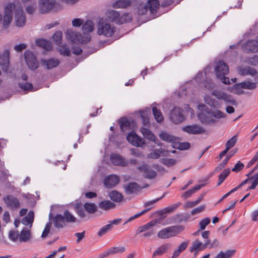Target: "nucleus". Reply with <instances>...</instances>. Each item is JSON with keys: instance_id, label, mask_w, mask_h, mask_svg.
Segmentation results:
<instances>
[{"instance_id": "nucleus-45", "label": "nucleus", "mask_w": 258, "mask_h": 258, "mask_svg": "<svg viewBox=\"0 0 258 258\" xmlns=\"http://www.w3.org/2000/svg\"><path fill=\"white\" fill-rule=\"evenodd\" d=\"M84 209L89 213L93 214L95 213L97 210V206L94 203H86L84 205Z\"/></svg>"}, {"instance_id": "nucleus-1", "label": "nucleus", "mask_w": 258, "mask_h": 258, "mask_svg": "<svg viewBox=\"0 0 258 258\" xmlns=\"http://www.w3.org/2000/svg\"><path fill=\"white\" fill-rule=\"evenodd\" d=\"M198 109L201 111L198 114V118L203 123L214 124L216 122L214 117L220 119L226 116V114L220 110L215 109L212 111L205 104L199 105Z\"/></svg>"}, {"instance_id": "nucleus-34", "label": "nucleus", "mask_w": 258, "mask_h": 258, "mask_svg": "<svg viewBox=\"0 0 258 258\" xmlns=\"http://www.w3.org/2000/svg\"><path fill=\"white\" fill-rule=\"evenodd\" d=\"M159 137L163 141L172 143V146L176 141V139L177 138L175 137L164 132H162L159 134Z\"/></svg>"}, {"instance_id": "nucleus-41", "label": "nucleus", "mask_w": 258, "mask_h": 258, "mask_svg": "<svg viewBox=\"0 0 258 258\" xmlns=\"http://www.w3.org/2000/svg\"><path fill=\"white\" fill-rule=\"evenodd\" d=\"M131 21L132 16L130 14H123L121 16L119 15V17L116 21V24H121L124 23L130 22Z\"/></svg>"}, {"instance_id": "nucleus-15", "label": "nucleus", "mask_w": 258, "mask_h": 258, "mask_svg": "<svg viewBox=\"0 0 258 258\" xmlns=\"http://www.w3.org/2000/svg\"><path fill=\"white\" fill-rule=\"evenodd\" d=\"M4 201L7 207L11 209H17L20 207L19 200L12 195H8L4 198Z\"/></svg>"}, {"instance_id": "nucleus-13", "label": "nucleus", "mask_w": 258, "mask_h": 258, "mask_svg": "<svg viewBox=\"0 0 258 258\" xmlns=\"http://www.w3.org/2000/svg\"><path fill=\"white\" fill-rule=\"evenodd\" d=\"M258 82H250L249 81H245L240 84H235L233 88L232 92L235 93H240L239 89L241 88L252 90L256 88V84Z\"/></svg>"}, {"instance_id": "nucleus-37", "label": "nucleus", "mask_w": 258, "mask_h": 258, "mask_svg": "<svg viewBox=\"0 0 258 258\" xmlns=\"http://www.w3.org/2000/svg\"><path fill=\"white\" fill-rule=\"evenodd\" d=\"M172 147L174 148L183 150L188 149L190 147V144L188 142L181 143L179 142V139L178 138H176V141Z\"/></svg>"}, {"instance_id": "nucleus-48", "label": "nucleus", "mask_w": 258, "mask_h": 258, "mask_svg": "<svg viewBox=\"0 0 258 258\" xmlns=\"http://www.w3.org/2000/svg\"><path fill=\"white\" fill-rule=\"evenodd\" d=\"M120 127L122 132L128 130L130 127V122L126 118H121L119 120Z\"/></svg>"}, {"instance_id": "nucleus-57", "label": "nucleus", "mask_w": 258, "mask_h": 258, "mask_svg": "<svg viewBox=\"0 0 258 258\" xmlns=\"http://www.w3.org/2000/svg\"><path fill=\"white\" fill-rule=\"evenodd\" d=\"M210 222V219L209 218H206L202 220L200 222V229L204 230Z\"/></svg>"}, {"instance_id": "nucleus-12", "label": "nucleus", "mask_w": 258, "mask_h": 258, "mask_svg": "<svg viewBox=\"0 0 258 258\" xmlns=\"http://www.w3.org/2000/svg\"><path fill=\"white\" fill-rule=\"evenodd\" d=\"M138 169L142 172L143 176L147 179H153L157 175L156 171L147 164H143L139 166Z\"/></svg>"}, {"instance_id": "nucleus-25", "label": "nucleus", "mask_w": 258, "mask_h": 258, "mask_svg": "<svg viewBox=\"0 0 258 258\" xmlns=\"http://www.w3.org/2000/svg\"><path fill=\"white\" fill-rule=\"evenodd\" d=\"M157 222V219L153 220L148 223L140 226L137 231V234L152 230L151 229L156 225Z\"/></svg>"}, {"instance_id": "nucleus-5", "label": "nucleus", "mask_w": 258, "mask_h": 258, "mask_svg": "<svg viewBox=\"0 0 258 258\" xmlns=\"http://www.w3.org/2000/svg\"><path fill=\"white\" fill-rule=\"evenodd\" d=\"M116 32V28L107 20L101 19L97 26V34L105 37H111Z\"/></svg>"}, {"instance_id": "nucleus-24", "label": "nucleus", "mask_w": 258, "mask_h": 258, "mask_svg": "<svg viewBox=\"0 0 258 258\" xmlns=\"http://www.w3.org/2000/svg\"><path fill=\"white\" fill-rule=\"evenodd\" d=\"M32 239L31 230L27 228H24L19 234V241L21 242H26Z\"/></svg>"}, {"instance_id": "nucleus-36", "label": "nucleus", "mask_w": 258, "mask_h": 258, "mask_svg": "<svg viewBox=\"0 0 258 258\" xmlns=\"http://www.w3.org/2000/svg\"><path fill=\"white\" fill-rule=\"evenodd\" d=\"M169 246L170 245L168 243H166L161 245L153 252V256H155L157 255H162L168 250V249L169 248Z\"/></svg>"}, {"instance_id": "nucleus-18", "label": "nucleus", "mask_w": 258, "mask_h": 258, "mask_svg": "<svg viewBox=\"0 0 258 258\" xmlns=\"http://www.w3.org/2000/svg\"><path fill=\"white\" fill-rule=\"evenodd\" d=\"M110 160L112 163L116 166H128V162L121 155L114 153L110 156Z\"/></svg>"}, {"instance_id": "nucleus-30", "label": "nucleus", "mask_w": 258, "mask_h": 258, "mask_svg": "<svg viewBox=\"0 0 258 258\" xmlns=\"http://www.w3.org/2000/svg\"><path fill=\"white\" fill-rule=\"evenodd\" d=\"M34 212L29 211L28 215L22 219V223L26 226H29V229H30L34 221Z\"/></svg>"}, {"instance_id": "nucleus-55", "label": "nucleus", "mask_w": 258, "mask_h": 258, "mask_svg": "<svg viewBox=\"0 0 258 258\" xmlns=\"http://www.w3.org/2000/svg\"><path fill=\"white\" fill-rule=\"evenodd\" d=\"M111 254L117 253H122L125 251V247L124 246L114 247L110 248Z\"/></svg>"}, {"instance_id": "nucleus-64", "label": "nucleus", "mask_w": 258, "mask_h": 258, "mask_svg": "<svg viewBox=\"0 0 258 258\" xmlns=\"http://www.w3.org/2000/svg\"><path fill=\"white\" fill-rule=\"evenodd\" d=\"M143 233H144L143 234V235H142L143 237L149 238L152 236H153V235L155 234V230H149L148 231H146V232H145Z\"/></svg>"}, {"instance_id": "nucleus-11", "label": "nucleus", "mask_w": 258, "mask_h": 258, "mask_svg": "<svg viewBox=\"0 0 258 258\" xmlns=\"http://www.w3.org/2000/svg\"><path fill=\"white\" fill-rule=\"evenodd\" d=\"M170 119L174 124H178L184 120L182 110L179 107H174L170 114Z\"/></svg>"}, {"instance_id": "nucleus-8", "label": "nucleus", "mask_w": 258, "mask_h": 258, "mask_svg": "<svg viewBox=\"0 0 258 258\" xmlns=\"http://www.w3.org/2000/svg\"><path fill=\"white\" fill-rule=\"evenodd\" d=\"M25 61L28 67L31 70H35L39 67V63L33 52L26 50L24 53Z\"/></svg>"}, {"instance_id": "nucleus-33", "label": "nucleus", "mask_w": 258, "mask_h": 258, "mask_svg": "<svg viewBox=\"0 0 258 258\" xmlns=\"http://www.w3.org/2000/svg\"><path fill=\"white\" fill-rule=\"evenodd\" d=\"M245 48L249 51L257 52L258 51V40L248 41L245 44Z\"/></svg>"}, {"instance_id": "nucleus-6", "label": "nucleus", "mask_w": 258, "mask_h": 258, "mask_svg": "<svg viewBox=\"0 0 258 258\" xmlns=\"http://www.w3.org/2000/svg\"><path fill=\"white\" fill-rule=\"evenodd\" d=\"M215 72L217 78L220 79L222 83L225 84H230L229 78L225 77L229 73V68L224 62L220 61L217 62L215 67Z\"/></svg>"}, {"instance_id": "nucleus-43", "label": "nucleus", "mask_w": 258, "mask_h": 258, "mask_svg": "<svg viewBox=\"0 0 258 258\" xmlns=\"http://www.w3.org/2000/svg\"><path fill=\"white\" fill-rule=\"evenodd\" d=\"M57 50L62 55L69 56L71 54V51L69 47L67 46L66 45H61L58 46Z\"/></svg>"}, {"instance_id": "nucleus-29", "label": "nucleus", "mask_w": 258, "mask_h": 258, "mask_svg": "<svg viewBox=\"0 0 258 258\" xmlns=\"http://www.w3.org/2000/svg\"><path fill=\"white\" fill-rule=\"evenodd\" d=\"M110 199L114 202L120 203L124 200L122 195L117 190H112L108 194Z\"/></svg>"}, {"instance_id": "nucleus-17", "label": "nucleus", "mask_w": 258, "mask_h": 258, "mask_svg": "<svg viewBox=\"0 0 258 258\" xmlns=\"http://www.w3.org/2000/svg\"><path fill=\"white\" fill-rule=\"evenodd\" d=\"M55 4V0H40V11L42 13H47L53 8Z\"/></svg>"}, {"instance_id": "nucleus-26", "label": "nucleus", "mask_w": 258, "mask_h": 258, "mask_svg": "<svg viewBox=\"0 0 258 258\" xmlns=\"http://www.w3.org/2000/svg\"><path fill=\"white\" fill-rule=\"evenodd\" d=\"M248 173L246 176L248 177L245 180H247V182L250 181L251 184L246 189V190L254 189L258 184V172L252 175V173L248 176Z\"/></svg>"}, {"instance_id": "nucleus-14", "label": "nucleus", "mask_w": 258, "mask_h": 258, "mask_svg": "<svg viewBox=\"0 0 258 258\" xmlns=\"http://www.w3.org/2000/svg\"><path fill=\"white\" fill-rule=\"evenodd\" d=\"M129 143L136 147H141L145 144L144 140L138 136L134 132H131L126 137Z\"/></svg>"}, {"instance_id": "nucleus-2", "label": "nucleus", "mask_w": 258, "mask_h": 258, "mask_svg": "<svg viewBox=\"0 0 258 258\" xmlns=\"http://www.w3.org/2000/svg\"><path fill=\"white\" fill-rule=\"evenodd\" d=\"M84 35L77 32L68 31L67 37L74 43H86L91 39L88 33L92 32L94 29V24L91 21H87L82 26Z\"/></svg>"}, {"instance_id": "nucleus-3", "label": "nucleus", "mask_w": 258, "mask_h": 258, "mask_svg": "<svg viewBox=\"0 0 258 258\" xmlns=\"http://www.w3.org/2000/svg\"><path fill=\"white\" fill-rule=\"evenodd\" d=\"M136 9L140 15H144L149 11L150 14H155L160 7L158 0H148L147 3L138 1L136 4Z\"/></svg>"}, {"instance_id": "nucleus-53", "label": "nucleus", "mask_w": 258, "mask_h": 258, "mask_svg": "<svg viewBox=\"0 0 258 258\" xmlns=\"http://www.w3.org/2000/svg\"><path fill=\"white\" fill-rule=\"evenodd\" d=\"M111 229V224H107L99 230L98 232V235L101 237Z\"/></svg>"}, {"instance_id": "nucleus-46", "label": "nucleus", "mask_w": 258, "mask_h": 258, "mask_svg": "<svg viewBox=\"0 0 258 258\" xmlns=\"http://www.w3.org/2000/svg\"><path fill=\"white\" fill-rule=\"evenodd\" d=\"M230 170L228 168L224 169L222 173L219 175L218 185H220L228 176Z\"/></svg>"}, {"instance_id": "nucleus-20", "label": "nucleus", "mask_w": 258, "mask_h": 258, "mask_svg": "<svg viewBox=\"0 0 258 258\" xmlns=\"http://www.w3.org/2000/svg\"><path fill=\"white\" fill-rule=\"evenodd\" d=\"M119 181L118 176L111 174L106 177L104 180V184L107 188H111L116 185Z\"/></svg>"}, {"instance_id": "nucleus-58", "label": "nucleus", "mask_w": 258, "mask_h": 258, "mask_svg": "<svg viewBox=\"0 0 258 258\" xmlns=\"http://www.w3.org/2000/svg\"><path fill=\"white\" fill-rule=\"evenodd\" d=\"M244 167V164L238 161L237 164H235L234 168L232 169V171L234 172H238L242 170Z\"/></svg>"}, {"instance_id": "nucleus-40", "label": "nucleus", "mask_w": 258, "mask_h": 258, "mask_svg": "<svg viewBox=\"0 0 258 258\" xmlns=\"http://www.w3.org/2000/svg\"><path fill=\"white\" fill-rule=\"evenodd\" d=\"M235 253V250H228L225 252L221 251L214 258H231Z\"/></svg>"}, {"instance_id": "nucleus-7", "label": "nucleus", "mask_w": 258, "mask_h": 258, "mask_svg": "<svg viewBox=\"0 0 258 258\" xmlns=\"http://www.w3.org/2000/svg\"><path fill=\"white\" fill-rule=\"evenodd\" d=\"M14 11L16 25L18 27L24 26L26 24V19L22 7L20 5H16Z\"/></svg>"}, {"instance_id": "nucleus-51", "label": "nucleus", "mask_w": 258, "mask_h": 258, "mask_svg": "<svg viewBox=\"0 0 258 258\" xmlns=\"http://www.w3.org/2000/svg\"><path fill=\"white\" fill-rule=\"evenodd\" d=\"M163 153V150L162 149L155 150L148 155V157L152 159H158L160 155Z\"/></svg>"}, {"instance_id": "nucleus-23", "label": "nucleus", "mask_w": 258, "mask_h": 258, "mask_svg": "<svg viewBox=\"0 0 258 258\" xmlns=\"http://www.w3.org/2000/svg\"><path fill=\"white\" fill-rule=\"evenodd\" d=\"M238 71L239 74L241 75H242V76L250 75L251 76H255V80H256V78L258 79V73L253 68H252L249 67H247L246 68L240 67L238 68Z\"/></svg>"}, {"instance_id": "nucleus-27", "label": "nucleus", "mask_w": 258, "mask_h": 258, "mask_svg": "<svg viewBox=\"0 0 258 258\" xmlns=\"http://www.w3.org/2000/svg\"><path fill=\"white\" fill-rule=\"evenodd\" d=\"M140 131L145 138L156 143L158 145H160V144L157 142L158 140L148 128L143 127L141 128Z\"/></svg>"}, {"instance_id": "nucleus-63", "label": "nucleus", "mask_w": 258, "mask_h": 258, "mask_svg": "<svg viewBox=\"0 0 258 258\" xmlns=\"http://www.w3.org/2000/svg\"><path fill=\"white\" fill-rule=\"evenodd\" d=\"M175 163L176 160L173 159H167L164 161V164L168 167H170L174 165Z\"/></svg>"}, {"instance_id": "nucleus-60", "label": "nucleus", "mask_w": 258, "mask_h": 258, "mask_svg": "<svg viewBox=\"0 0 258 258\" xmlns=\"http://www.w3.org/2000/svg\"><path fill=\"white\" fill-rule=\"evenodd\" d=\"M84 23V20L81 19L76 18L73 20L72 25L74 27H80Z\"/></svg>"}, {"instance_id": "nucleus-4", "label": "nucleus", "mask_w": 258, "mask_h": 258, "mask_svg": "<svg viewBox=\"0 0 258 258\" xmlns=\"http://www.w3.org/2000/svg\"><path fill=\"white\" fill-rule=\"evenodd\" d=\"M184 229V226L181 225L169 226L160 230L158 232L157 236L161 239H168L176 236Z\"/></svg>"}, {"instance_id": "nucleus-19", "label": "nucleus", "mask_w": 258, "mask_h": 258, "mask_svg": "<svg viewBox=\"0 0 258 258\" xmlns=\"http://www.w3.org/2000/svg\"><path fill=\"white\" fill-rule=\"evenodd\" d=\"M42 66L47 70L56 68L60 63L58 59L51 58L49 59H42L40 61Z\"/></svg>"}, {"instance_id": "nucleus-42", "label": "nucleus", "mask_w": 258, "mask_h": 258, "mask_svg": "<svg viewBox=\"0 0 258 258\" xmlns=\"http://www.w3.org/2000/svg\"><path fill=\"white\" fill-rule=\"evenodd\" d=\"M152 111L154 118L158 122H161L163 120V116L161 111L156 107H153Z\"/></svg>"}, {"instance_id": "nucleus-62", "label": "nucleus", "mask_w": 258, "mask_h": 258, "mask_svg": "<svg viewBox=\"0 0 258 258\" xmlns=\"http://www.w3.org/2000/svg\"><path fill=\"white\" fill-rule=\"evenodd\" d=\"M50 228V224H47L46 225V226L42 232V234L41 235V237L42 238H45L47 237V236L48 235V234L49 232Z\"/></svg>"}, {"instance_id": "nucleus-16", "label": "nucleus", "mask_w": 258, "mask_h": 258, "mask_svg": "<svg viewBox=\"0 0 258 258\" xmlns=\"http://www.w3.org/2000/svg\"><path fill=\"white\" fill-rule=\"evenodd\" d=\"M182 131L188 134L197 135L205 132L203 127L198 124L186 125L182 127Z\"/></svg>"}, {"instance_id": "nucleus-31", "label": "nucleus", "mask_w": 258, "mask_h": 258, "mask_svg": "<svg viewBox=\"0 0 258 258\" xmlns=\"http://www.w3.org/2000/svg\"><path fill=\"white\" fill-rule=\"evenodd\" d=\"M189 244L188 241H184L181 243L178 247L176 249L173 253L172 258H177L178 256L187 247Z\"/></svg>"}, {"instance_id": "nucleus-56", "label": "nucleus", "mask_w": 258, "mask_h": 258, "mask_svg": "<svg viewBox=\"0 0 258 258\" xmlns=\"http://www.w3.org/2000/svg\"><path fill=\"white\" fill-rule=\"evenodd\" d=\"M19 86L25 91H31L33 89L32 84L28 82L20 83Z\"/></svg>"}, {"instance_id": "nucleus-9", "label": "nucleus", "mask_w": 258, "mask_h": 258, "mask_svg": "<svg viewBox=\"0 0 258 258\" xmlns=\"http://www.w3.org/2000/svg\"><path fill=\"white\" fill-rule=\"evenodd\" d=\"M16 8V5L13 3L7 5L5 10L3 19V25L5 28L8 27L12 20V13Z\"/></svg>"}, {"instance_id": "nucleus-35", "label": "nucleus", "mask_w": 258, "mask_h": 258, "mask_svg": "<svg viewBox=\"0 0 258 258\" xmlns=\"http://www.w3.org/2000/svg\"><path fill=\"white\" fill-rule=\"evenodd\" d=\"M99 207L104 210L107 211L115 207V205L109 200H104L99 204Z\"/></svg>"}, {"instance_id": "nucleus-44", "label": "nucleus", "mask_w": 258, "mask_h": 258, "mask_svg": "<svg viewBox=\"0 0 258 258\" xmlns=\"http://www.w3.org/2000/svg\"><path fill=\"white\" fill-rule=\"evenodd\" d=\"M204 100L206 103L211 107H216L218 106V101L209 95H206Z\"/></svg>"}, {"instance_id": "nucleus-47", "label": "nucleus", "mask_w": 258, "mask_h": 258, "mask_svg": "<svg viewBox=\"0 0 258 258\" xmlns=\"http://www.w3.org/2000/svg\"><path fill=\"white\" fill-rule=\"evenodd\" d=\"M65 222L68 223H74L76 221L75 216L69 212V211L66 210L64 212V216Z\"/></svg>"}, {"instance_id": "nucleus-50", "label": "nucleus", "mask_w": 258, "mask_h": 258, "mask_svg": "<svg viewBox=\"0 0 258 258\" xmlns=\"http://www.w3.org/2000/svg\"><path fill=\"white\" fill-rule=\"evenodd\" d=\"M119 17V14L118 12L116 11H111L109 12L108 18L111 21L116 23V21L118 20Z\"/></svg>"}, {"instance_id": "nucleus-21", "label": "nucleus", "mask_w": 258, "mask_h": 258, "mask_svg": "<svg viewBox=\"0 0 258 258\" xmlns=\"http://www.w3.org/2000/svg\"><path fill=\"white\" fill-rule=\"evenodd\" d=\"M210 243V240H207L204 244L199 240H197L192 242V245L190 248V251H199L203 250L207 247L208 245Z\"/></svg>"}, {"instance_id": "nucleus-38", "label": "nucleus", "mask_w": 258, "mask_h": 258, "mask_svg": "<svg viewBox=\"0 0 258 258\" xmlns=\"http://www.w3.org/2000/svg\"><path fill=\"white\" fill-rule=\"evenodd\" d=\"M131 3L130 0H118L113 4V7L116 9H123L130 6Z\"/></svg>"}, {"instance_id": "nucleus-32", "label": "nucleus", "mask_w": 258, "mask_h": 258, "mask_svg": "<svg viewBox=\"0 0 258 258\" xmlns=\"http://www.w3.org/2000/svg\"><path fill=\"white\" fill-rule=\"evenodd\" d=\"M54 225L57 228H62L66 225V222L63 216L61 215H56L53 219Z\"/></svg>"}, {"instance_id": "nucleus-52", "label": "nucleus", "mask_w": 258, "mask_h": 258, "mask_svg": "<svg viewBox=\"0 0 258 258\" xmlns=\"http://www.w3.org/2000/svg\"><path fill=\"white\" fill-rule=\"evenodd\" d=\"M62 37V33L61 31L56 32L53 35L52 38L53 41L56 44H59L61 43Z\"/></svg>"}, {"instance_id": "nucleus-49", "label": "nucleus", "mask_w": 258, "mask_h": 258, "mask_svg": "<svg viewBox=\"0 0 258 258\" xmlns=\"http://www.w3.org/2000/svg\"><path fill=\"white\" fill-rule=\"evenodd\" d=\"M238 139L237 136H234L230 139L226 143V148L229 150L231 148L234 146Z\"/></svg>"}, {"instance_id": "nucleus-22", "label": "nucleus", "mask_w": 258, "mask_h": 258, "mask_svg": "<svg viewBox=\"0 0 258 258\" xmlns=\"http://www.w3.org/2000/svg\"><path fill=\"white\" fill-rule=\"evenodd\" d=\"M123 189L127 195L136 194L140 190V186L136 182H130L124 184Z\"/></svg>"}, {"instance_id": "nucleus-59", "label": "nucleus", "mask_w": 258, "mask_h": 258, "mask_svg": "<svg viewBox=\"0 0 258 258\" xmlns=\"http://www.w3.org/2000/svg\"><path fill=\"white\" fill-rule=\"evenodd\" d=\"M205 209V205H201L200 207L193 209L191 212V214L192 215H194L197 214H199L202 212H203Z\"/></svg>"}, {"instance_id": "nucleus-54", "label": "nucleus", "mask_w": 258, "mask_h": 258, "mask_svg": "<svg viewBox=\"0 0 258 258\" xmlns=\"http://www.w3.org/2000/svg\"><path fill=\"white\" fill-rule=\"evenodd\" d=\"M9 238L13 241L15 242L18 239L19 240V234L18 231L11 230L9 233Z\"/></svg>"}, {"instance_id": "nucleus-61", "label": "nucleus", "mask_w": 258, "mask_h": 258, "mask_svg": "<svg viewBox=\"0 0 258 258\" xmlns=\"http://www.w3.org/2000/svg\"><path fill=\"white\" fill-rule=\"evenodd\" d=\"M141 117L144 125L147 126L149 124V118L144 113L141 114Z\"/></svg>"}, {"instance_id": "nucleus-28", "label": "nucleus", "mask_w": 258, "mask_h": 258, "mask_svg": "<svg viewBox=\"0 0 258 258\" xmlns=\"http://www.w3.org/2000/svg\"><path fill=\"white\" fill-rule=\"evenodd\" d=\"M181 205L180 203H177L171 206L167 207L158 212V214L161 216L166 214L171 213L176 211L178 207Z\"/></svg>"}, {"instance_id": "nucleus-39", "label": "nucleus", "mask_w": 258, "mask_h": 258, "mask_svg": "<svg viewBox=\"0 0 258 258\" xmlns=\"http://www.w3.org/2000/svg\"><path fill=\"white\" fill-rule=\"evenodd\" d=\"M37 45L46 50H50L52 48L51 43L45 39H39L36 41Z\"/></svg>"}, {"instance_id": "nucleus-10", "label": "nucleus", "mask_w": 258, "mask_h": 258, "mask_svg": "<svg viewBox=\"0 0 258 258\" xmlns=\"http://www.w3.org/2000/svg\"><path fill=\"white\" fill-rule=\"evenodd\" d=\"M212 94L218 99L223 100L233 105L237 104L236 101L230 95L221 90L215 89L212 91Z\"/></svg>"}]
</instances>
